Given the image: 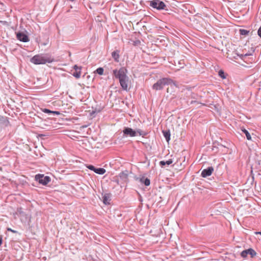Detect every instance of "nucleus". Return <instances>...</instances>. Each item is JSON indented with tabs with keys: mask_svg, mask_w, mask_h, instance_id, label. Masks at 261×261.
Instances as JSON below:
<instances>
[{
	"mask_svg": "<svg viewBox=\"0 0 261 261\" xmlns=\"http://www.w3.org/2000/svg\"><path fill=\"white\" fill-rule=\"evenodd\" d=\"M173 84L176 86L175 82L170 78H163L157 81L156 83L154 84L152 86V88L155 90H160L163 89L165 85H170Z\"/></svg>",
	"mask_w": 261,
	"mask_h": 261,
	"instance_id": "obj_3",
	"label": "nucleus"
},
{
	"mask_svg": "<svg viewBox=\"0 0 261 261\" xmlns=\"http://www.w3.org/2000/svg\"><path fill=\"white\" fill-rule=\"evenodd\" d=\"M127 70L124 67H121L119 70H113V74L115 77L118 79L122 89L127 91L128 77L127 75Z\"/></svg>",
	"mask_w": 261,
	"mask_h": 261,
	"instance_id": "obj_1",
	"label": "nucleus"
},
{
	"mask_svg": "<svg viewBox=\"0 0 261 261\" xmlns=\"http://www.w3.org/2000/svg\"><path fill=\"white\" fill-rule=\"evenodd\" d=\"M255 233L256 234H259L261 235V231L256 232Z\"/></svg>",
	"mask_w": 261,
	"mask_h": 261,
	"instance_id": "obj_29",
	"label": "nucleus"
},
{
	"mask_svg": "<svg viewBox=\"0 0 261 261\" xmlns=\"http://www.w3.org/2000/svg\"><path fill=\"white\" fill-rule=\"evenodd\" d=\"M242 132L245 134L246 137L248 140H251V137L248 130L245 129H242Z\"/></svg>",
	"mask_w": 261,
	"mask_h": 261,
	"instance_id": "obj_19",
	"label": "nucleus"
},
{
	"mask_svg": "<svg viewBox=\"0 0 261 261\" xmlns=\"http://www.w3.org/2000/svg\"><path fill=\"white\" fill-rule=\"evenodd\" d=\"M167 92H168V88L167 89Z\"/></svg>",
	"mask_w": 261,
	"mask_h": 261,
	"instance_id": "obj_30",
	"label": "nucleus"
},
{
	"mask_svg": "<svg viewBox=\"0 0 261 261\" xmlns=\"http://www.w3.org/2000/svg\"><path fill=\"white\" fill-rule=\"evenodd\" d=\"M106 171L104 168H96L94 172H95L97 174L102 175V174H103L106 172Z\"/></svg>",
	"mask_w": 261,
	"mask_h": 261,
	"instance_id": "obj_17",
	"label": "nucleus"
},
{
	"mask_svg": "<svg viewBox=\"0 0 261 261\" xmlns=\"http://www.w3.org/2000/svg\"><path fill=\"white\" fill-rule=\"evenodd\" d=\"M150 6L158 10L165 9L166 5L160 0H152L150 1Z\"/></svg>",
	"mask_w": 261,
	"mask_h": 261,
	"instance_id": "obj_4",
	"label": "nucleus"
},
{
	"mask_svg": "<svg viewBox=\"0 0 261 261\" xmlns=\"http://www.w3.org/2000/svg\"><path fill=\"white\" fill-rule=\"evenodd\" d=\"M35 179L43 185H47L50 181V178L49 176H44V175L41 174L36 175L35 176Z\"/></svg>",
	"mask_w": 261,
	"mask_h": 261,
	"instance_id": "obj_5",
	"label": "nucleus"
},
{
	"mask_svg": "<svg viewBox=\"0 0 261 261\" xmlns=\"http://www.w3.org/2000/svg\"><path fill=\"white\" fill-rule=\"evenodd\" d=\"M218 74H219V75L223 79H224L226 78V76H225L224 72L223 70H219Z\"/></svg>",
	"mask_w": 261,
	"mask_h": 261,
	"instance_id": "obj_23",
	"label": "nucleus"
},
{
	"mask_svg": "<svg viewBox=\"0 0 261 261\" xmlns=\"http://www.w3.org/2000/svg\"><path fill=\"white\" fill-rule=\"evenodd\" d=\"M140 182L143 183L145 186H148L150 184V179L148 178H145L144 177L140 178Z\"/></svg>",
	"mask_w": 261,
	"mask_h": 261,
	"instance_id": "obj_16",
	"label": "nucleus"
},
{
	"mask_svg": "<svg viewBox=\"0 0 261 261\" xmlns=\"http://www.w3.org/2000/svg\"><path fill=\"white\" fill-rule=\"evenodd\" d=\"M172 163H173L172 160L169 159V160H168L167 161H161L160 162L159 164H160V165L162 167H163L165 165H169L171 164Z\"/></svg>",
	"mask_w": 261,
	"mask_h": 261,
	"instance_id": "obj_14",
	"label": "nucleus"
},
{
	"mask_svg": "<svg viewBox=\"0 0 261 261\" xmlns=\"http://www.w3.org/2000/svg\"><path fill=\"white\" fill-rule=\"evenodd\" d=\"M240 33L241 35H246L248 34L249 31L246 30L241 29L240 30Z\"/></svg>",
	"mask_w": 261,
	"mask_h": 261,
	"instance_id": "obj_22",
	"label": "nucleus"
},
{
	"mask_svg": "<svg viewBox=\"0 0 261 261\" xmlns=\"http://www.w3.org/2000/svg\"><path fill=\"white\" fill-rule=\"evenodd\" d=\"M119 176L120 178L124 182L128 181V174L127 171L126 172H122L119 174Z\"/></svg>",
	"mask_w": 261,
	"mask_h": 261,
	"instance_id": "obj_12",
	"label": "nucleus"
},
{
	"mask_svg": "<svg viewBox=\"0 0 261 261\" xmlns=\"http://www.w3.org/2000/svg\"><path fill=\"white\" fill-rule=\"evenodd\" d=\"M248 254H249L251 257H253L256 255V253L253 249L249 248L243 250L241 253V256L243 258L246 257Z\"/></svg>",
	"mask_w": 261,
	"mask_h": 261,
	"instance_id": "obj_6",
	"label": "nucleus"
},
{
	"mask_svg": "<svg viewBox=\"0 0 261 261\" xmlns=\"http://www.w3.org/2000/svg\"><path fill=\"white\" fill-rule=\"evenodd\" d=\"M88 168L92 171H93L94 172H95V169L96 168H95L94 166L93 165H89L88 166Z\"/></svg>",
	"mask_w": 261,
	"mask_h": 261,
	"instance_id": "obj_24",
	"label": "nucleus"
},
{
	"mask_svg": "<svg viewBox=\"0 0 261 261\" xmlns=\"http://www.w3.org/2000/svg\"><path fill=\"white\" fill-rule=\"evenodd\" d=\"M96 72L99 75H102L103 73V69L101 67H99L96 69Z\"/></svg>",
	"mask_w": 261,
	"mask_h": 261,
	"instance_id": "obj_20",
	"label": "nucleus"
},
{
	"mask_svg": "<svg viewBox=\"0 0 261 261\" xmlns=\"http://www.w3.org/2000/svg\"><path fill=\"white\" fill-rule=\"evenodd\" d=\"M54 59L48 55H37L33 57L30 61L34 64H44L46 63H52Z\"/></svg>",
	"mask_w": 261,
	"mask_h": 261,
	"instance_id": "obj_2",
	"label": "nucleus"
},
{
	"mask_svg": "<svg viewBox=\"0 0 261 261\" xmlns=\"http://www.w3.org/2000/svg\"><path fill=\"white\" fill-rule=\"evenodd\" d=\"M73 68L75 71L73 73L72 75L76 79L80 78L81 76V67H79L77 65H74Z\"/></svg>",
	"mask_w": 261,
	"mask_h": 261,
	"instance_id": "obj_10",
	"label": "nucleus"
},
{
	"mask_svg": "<svg viewBox=\"0 0 261 261\" xmlns=\"http://www.w3.org/2000/svg\"><path fill=\"white\" fill-rule=\"evenodd\" d=\"M123 134L129 137H135L137 136V132L129 127H125L123 130Z\"/></svg>",
	"mask_w": 261,
	"mask_h": 261,
	"instance_id": "obj_7",
	"label": "nucleus"
},
{
	"mask_svg": "<svg viewBox=\"0 0 261 261\" xmlns=\"http://www.w3.org/2000/svg\"><path fill=\"white\" fill-rule=\"evenodd\" d=\"M196 103L197 104H199V105H202V104L200 103H198V102H197L196 101H192L191 102V103Z\"/></svg>",
	"mask_w": 261,
	"mask_h": 261,
	"instance_id": "obj_27",
	"label": "nucleus"
},
{
	"mask_svg": "<svg viewBox=\"0 0 261 261\" xmlns=\"http://www.w3.org/2000/svg\"><path fill=\"white\" fill-rule=\"evenodd\" d=\"M136 132H137V134H139V136H144L146 134L144 131L140 129H137Z\"/></svg>",
	"mask_w": 261,
	"mask_h": 261,
	"instance_id": "obj_21",
	"label": "nucleus"
},
{
	"mask_svg": "<svg viewBox=\"0 0 261 261\" xmlns=\"http://www.w3.org/2000/svg\"><path fill=\"white\" fill-rule=\"evenodd\" d=\"M119 53L118 50H115L112 53V57L114 59L115 61L118 62L119 59Z\"/></svg>",
	"mask_w": 261,
	"mask_h": 261,
	"instance_id": "obj_11",
	"label": "nucleus"
},
{
	"mask_svg": "<svg viewBox=\"0 0 261 261\" xmlns=\"http://www.w3.org/2000/svg\"><path fill=\"white\" fill-rule=\"evenodd\" d=\"M214 171L213 167H208L207 168L204 169L201 172V176L203 177H206L210 176Z\"/></svg>",
	"mask_w": 261,
	"mask_h": 261,
	"instance_id": "obj_9",
	"label": "nucleus"
},
{
	"mask_svg": "<svg viewBox=\"0 0 261 261\" xmlns=\"http://www.w3.org/2000/svg\"><path fill=\"white\" fill-rule=\"evenodd\" d=\"M258 35L261 38V27L259 28L257 31Z\"/></svg>",
	"mask_w": 261,
	"mask_h": 261,
	"instance_id": "obj_26",
	"label": "nucleus"
},
{
	"mask_svg": "<svg viewBox=\"0 0 261 261\" xmlns=\"http://www.w3.org/2000/svg\"><path fill=\"white\" fill-rule=\"evenodd\" d=\"M42 111L45 113L48 114H56V115H59L60 113L59 111H53L47 109H42Z\"/></svg>",
	"mask_w": 261,
	"mask_h": 261,
	"instance_id": "obj_15",
	"label": "nucleus"
},
{
	"mask_svg": "<svg viewBox=\"0 0 261 261\" xmlns=\"http://www.w3.org/2000/svg\"><path fill=\"white\" fill-rule=\"evenodd\" d=\"M178 166L177 163H174V164L172 165V166H173V167H174V166L176 167V166Z\"/></svg>",
	"mask_w": 261,
	"mask_h": 261,
	"instance_id": "obj_28",
	"label": "nucleus"
},
{
	"mask_svg": "<svg viewBox=\"0 0 261 261\" xmlns=\"http://www.w3.org/2000/svg\"><path fill=\"white\" fill-rule=\"evenodd\" d=\"M110 201V196L108 195H105L103 196V202L105 204H109Z\"/></svg>",
	"mask_w": 261,
	"mask_h": 261,
	"instance_id": "obj_18",
	"label": "nucleus"
},
{
	"mask_svg": "<svg viewBox=\"0 0 261 261\" xmlns=\"http://www.w3.org/2000/svg\"><path fill=\"white\" fill-rule=\"evenodd\" d=\"M18 40L23 42H27L29 41V38L28 35L22 32H19L16 35Z\"/></svg>",
	"mask_w": 261,
	"mask_h": 261,
	"instance_id": "obj_8",
	"label": "nucleus"
},
{
	"mask_svg": "<svg viewBox=\"0 0 261 261\" xmlns=\"http://www.w3.org/2000/svg\"><path fill=\"white\" fill-rule=\"evenodd\" d=\"M163 135L165 138L167 142H169L170 139V132L169 130H163Z\"/></svg>",
	"mask_w": 261,
	"mask_h": 261,
	"instance_id": "obj_13",
	"label": "nucleus"
},
{
	"mask_svg": "<svg viewBox=\"0 0 261 261\" xmlns=\"http://www.w3.org/2000/svg\"><path fill=\"white\" fill-rule=\"evenodd\" d=\"M7 231L12 232L13 233H17V231L12 229L10 228H7Z\"/></svg>",
	"mask_w": 261,
	"mask_h": 261,
	"instance_id": "obj_25",
	"label": "nucleus"
}]
</instances>
